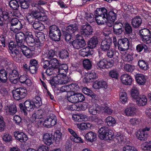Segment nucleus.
Wrapping results in <instances>:
<instances>
[{"mask_svg":"<svg viewBox=\"0 0 151 151\" xmlns=\"http://www.w3.org/2000/svg\"><path fill=\"white\" fill-rule=\"evenodd\" d=\"M68 68L65 64H62L60 68L57 69L58 73L60 74V85L67 84L69 81L68 77L66 76L68 71Z\"/></svg>","mask_w":151,"mask_h":151,"instance_id":"2","label":"nucleus"},{"mask_svg":"<svg viewBox=\"0 0 151 151\" xmlns=\"http://www.w3.org/2000/svg\"><path fill=\"white\" fill-rule=\"evenodd\" d=\"M53 139L56 144L58 143L61 140L62 137V133L59 130H57L54 134Z\"/></svg>","mask_w":151,"mask_h":151,"instance_id":"29","label":"nucleus"},{"mask_svg":"<svg viewBox=\"0 0 151 151\" xmlns=\"http://www.w3.org/2000/svg\"><path fill=\"white\" fill-rule=\"evenodd\" d=\"M50 66L54 69L59 66V68L62 65H60V63L58 60L55 58H53L50 60Z\"/></svg>","mask_w":151,"mask_h":151,"instance_id":"46","label":"nucleus"},{"mask_svg":"<svg viewBox=\"0 0 151 151\" xmlns=\"http://www.w3.org/2000/svg\"><path fill=\"white\" fill-rule=\"evenodd\" d=\"M140 122L139 119L136 117L131 118L129 121L130 124L132 126H135L138 125Z\"/></svg>","mask_w":151,"mask_h":151,"instance_id":"55","label":"nucleus"},{"mask_svg":"<svg viewBox=\"0 0 151 151\" xmlns=\"http://www.w3.org/2000/svg\"><path fill=\"white\" fill-rule=\"evenodd\" d=\"M27 92V91L25 88H19L13 91L12 93L14 98L18 100L24 98L26 96Z\"/></svg>","mask_w":151,"mask_h":151,"instance_id":"4","label":"nucleus"},{"mask_svg":"<svg viewBox=\"0 0 151 151\" xmlns=\"http://www.w3.org/2000/svg\"><path fill=\"white\" fill-rule=\"evenodd\" d=\"M98 43V41L96 37H94L90 39L88 42V46L87 47H89L90 49H92L95 48L96 45Z\"/></svg>","mask_w":151,"mask_h":151,"instance_id":"30","label":"nucleus"},{"mask_svg":"<svg viewBox=\"0 0 151 151\" xmlns=\"http://www.w3.org/2000/svg\"><path fill=\"white\" fill-rule=\"evenodd\" d=\"M27 36L25 40L28 43H32L35 42V39L32 33L30 32H27L26 33Z\"/></svg>","mask_w":151,"mask_h":151,"instance_id":"39","label":"nucleus"},{"mask_svg":"<svg viewBox=\"0 0 151 151\" xmlns=\"http://www.w3.org/2000/svg\"><path fill=\"white\" fill-rule=\"evenodd\" d=\"M108 18L110 20H109L107 25L109 27H111L116 18L117 15L114 10L110 11L108 13Z\"/></svg>","mask_w":151,"mask_h":151,"instance_id":"14","label":"nucleus"},{"mask_svg":"<svg viewBox=\"0 0 151 151\" xmlns=\"http://www.w3.org/2000/svg\"><path fill=\"white\" fill-rule=\"evenodd\" d=\"M67 99L70 102L76 103L79 102H82L85 99L84 96L80 93H76L74 91L68 92V93Z\"/></svg>","mask_w":151,"mask_h":151,"instance_id":"3","label":"nucleus"},{"mask_svg":"<svg viewBox=\"0 0 151 151\" xmlns=\"http://www.w3.org/2000/svg\"><path fill=\"white\" fill-rule=\"evenodd\" d=\"M91 27L88 24L83 25L81 29V34L84 36L89 35L92 33Z\"/></svg>","mask_w":151,"mask_h":151,"instance_id":"9","label":"nucleus"},{"mask_svg":"<svg viewBox=\"0 0 151 151\" xmlns=\"http://www.w3.org/2000/svg\"><path fill=\"white\" fill-rule=\"evenodd\" d=\"M85 137L87 140L92 142L96 139V134L95 133L90 132L85 135Z\"/></svg>","mask_w":151,"mask_h":151,"instance_id":"31","label":"nucleus"},{"mask_svg":"<svg viewBox=\"0 0 151 151\" xmlns=\"http://www.w3.org/2000/svg\"><path fill=\"white\" fill-rule=\"evenodd\" d=\"M41 64L43 65L44 68H47V67H50V61H49L47 60H45L43 58H42L41 60Z\"/></svg>","mask_w":151,"mask_h":151,"instance_id":"62","label":"nucleus"},{"mask_svg":"<svg viewBox=\"0 0 151 151\" xmlns=\"http://www.w3.org/2000/svg\"><path fill=\"white\" fill-rule=\"evenodd\" d=\"M105 122L109 127H113L116 123L115 119L113 117L109 116L105 119Z\"/></svg>","mask_w":151,"mask_h":151,"instance_id":"35","label":"nucleus"},{"mask_svg":"<svg viewBox=\"0 0 151 151\" xmlns=\"http://www.w3.org/2000/svg\"><path fill=\"white\" fill-rule=\"evenodd\" d=\"M5 110L6 113L12 115H13L17 112L16 106L14 104H11L9 106H6L5 107Z\"/></svg>","mask_w":151,"mask_h":151,"instance_id":"27","label":"nucleus"},{"mask_svg":"<svg viewBox=\"0 0 151 151\" xmlns=\"http://www.w3.org/2000/svg\"><path fill=\"white\" fill-rule=\"evenodd\" d=\"M131 95L134 99H136L139 96L138 88L134 86L132 88L131 91Z\"/></svg>","mask_w":151,"mask_h":151,"instance_id":"43","label":"nucleus"},{"mask_svg":"<svg viewBox=\"0 0 151 151\" xmlns=\"http://www.w3.org/2000/svg\"><path fill=\"white\" fill-rule=\"evenodd\" d=\"M91 124L88 123H83L77 124L78 128L81 130H85L90 128Z\"/></svg>","mask_w":151,"mask_h":151,"instance_id":"40","label":"nucleus"},{"mask_svg":"<svg viewBox=\"0 0 151 151\" xmlns=\"http://www.w3.org/2000/svg\"><path fill=\"white\" fill-rule=\"evenodd\" d=\"M103 108H101V106L95 104L89 108L88 109L89 113L92 115H96L98 112L101 111Z\"/></svg>","mask_w":151,"mask_h":151,"instance_id":"22","label":"nucleus"},{"mask_svg":"<svg viewBox=\"0 0 151 151\" xmlns=\"http://www.w3.org/2000/svg\"><path fill=\"white\" fill-rule=\"evenodd\" d=\"M42 116L37 113H34L30 118V120L32 123L36 122L39 119H41Z\"/></svg>","mask_w":151,"mask_h":151,"instance_id":"49","label":"nucleus"},{"mask_svg":"<svg viewBox=\"0 0 151 151\" xmlns=\"http://www.w3.org/2000/svg\"><path fill=\"white\" fill-rule=\"evenodd\" d=\"M24 38V34L22 32L18 33L16 35V42L19 47L22 46V45H23L22 41Z\"/></svg>","mask_w":151,"mask_h":151,"instance_id":"20","label":"nucleus"},{"mask_svg":"<svg viewBox=\"0 0 151 151\" xmlns=\"http://www.w3.org/2000/svg\"><path fill=\"white\" fill-rule=\"evenodd\" d=\"M122 7L124 10L131 13L134 12V9L133 6L128 3H125L122 4Z\"/></svg>","mask_w":151,"mask_h":151,"instance_id":"41","label":"nucleus"},{"mask_svg":"<svg viewBox=\"0 0 151 151\" xmlns=\"http://www.w3.org/2000/svg\"><path fill=\"white\" fill-rule=\"evenodd\" d=\"M109 76L112 78L117 79L118 77V73L115 70H111L109 72Z\"/></svg>","mask_w":151,"mask_h":151,"instance_id":"63","label":"nucleus"},{"mask_svg":"<svg viewBox=\"0 0 151 151\" xmlns=\"http://www.w3.org/2000/svg\"><path fill=\"white\" fill-rule=\"evenodd\" d=\"M35 40L37 43L40 44V42L43 41L45 39V36L42 32H39L35 34Z\"/></svg>","mask_w":151,"mask_h":151,"instance_id":"42","label":"nucleus"},{"mask_svg":"<svg viewBox=\"0 0 151 151\" xmlns=\"http://www.w3.org/2000/svg\"><path fill=\"white\" fill-rule=\"evenodd\" d=\"M7 79V73L4 70H0V83H6Z\"/></svg>","mask_w":151,"mask_h":151,"instance_id":"38","label":"nucleus"},{"mask_svg":"<svg viewBox=\"0 0 151 151\" xmlns=\"http://www.w3.org/2000/svg\"><path fill=\"white\" fill-rule=\"evenodd\" d=\"M85 18L88 22L91 23L94 21L93 15L90 13L86 14Z\"/></svg>","mask_w":151,"mask_h":151,"instance_id":"61","label":"nucleus"},{"mask_svg":"<svg viewBox=\"0 0 151 151\" xmlns=\"http://www.w3.org/2000/svg\"><path fill=\"white\" fill-rule=\"evenodd\" d=\"M129 43L128 39L123 38L118 40V46L120 51H124L127 50L129 47Z\"/></svg>","mask_w":151,"mask_h":151,"instance_id":"5","label":"nucleus"},{"mask_svg":"<svg viewBox=\"0 0 151 151\" xmlns=\"http://www.w3.org/2000/svg\"><path fill=\"white\" fill-rule=\"evenodd\" d=\"M61 33L60 31L59 28L55 25H52L50 27V31L49 34H50L51 37L53 38V33H56L57 34Z\"/></svg>","mask_w":151,"mask_h":151,"instance_id":"32","label":"nucleus"},{"mask_svg":"<svg viewBox=\"0 0 151 151\" xmlns=\"http://www.w3.org/2000/svg\"><path fill=\"white\" fill-rule=\"evenodd\" d=\"M136 100L137 103L139 106H145L147 103V99L146 96L144 95L141 96L140 97L139 96Z\"/></svg>","mask_w":151,"mask_h":151,"instance_id":"28","label":"nucleus"},{"mask_svg":"<svg viewBox=\"0 0 151 151\" xmlns=\"http://www.w3.org/2000/svg\"><path fill=\"white\" fill-rule=\"evenodd\" d=\"M150 33V31L148 29L144 28L140 30L139 34L142 39L143 37H147V36Z\"/></svg>","mask_w":151,"mask_h":151,"instance_id":"44","label":"nucleus"},{"mask_svg":"<svg viewBox=\"0 0 151 151\" xmlns=\"http://www.w3.org/2000/svg\"><path fill=\"white\" fill-rule=\"evenodd\" d=\"M10 7L13 9H16L19 7L18 3L16 0H12L9 2Z\"/></svg>","mask_w":151,"mask_h":151,"instance_id":"54","label":"nucleus"},{"mask_svg":"<svg viewBox=\"0 0 151 151\" xmlns=\"http://www.w3.org/2000/svg\"><path fill=\"white\" fill-rule=\"evenodd\" d=\"M32 101L33 103H34L33 104L35 108H38L41 105V99L40 98L39 96H36L33 99Z\"/></svg>","mask_w":151,"mask_h":151,"instance_id":"45","label":"nucleus"},{"mask_svg":"<svg viewBox=\"0 0 151 151\" xmlns=\"http://www.w3.org/2000/svg\"><path fill=\"white\" fill-rule=\"evenodd\" d=\"M111 45V40L106 39L101 42V48L103 51L106 52L110 49Z\"/></svg>","mask_w":151,"mask_h":151,"instance_id":"13","label":"nucleus"},{"mask_svg":"<svg viewBox=\"0 0 151 151\" xmlns=\"http://www.w3.org/2000/svg\"><path fill=\"white\" fill-rule=\"evenodd\" d=\"M68 53L66 50H62L59 52L60 57L62 59L68 57Z\"/></svg>","mask_w":151,"mask_h":151,"instance_id":"60","label":"nucleus"},{"mask_svg":"<svg viewBox=\"0 0 151 151\" xmlns=\"http://www.w3.org/2000/svg\"><path fill=\"white\" fill-rule=\"evenodd\" d=\"M79 53L83 57L88 56L93 53L92 50L87 47L80 50L79 51Z\"/></svg>","mask_w":151,"mask_h":151,"instance_id":"24","label":"nucleus"},{"mask_svg":"<svg viewBox=\"0 0 151 151\" xmlns=\"http://www.w3.org/2000/svg\"><path fill=\"white\" fill-rule=\"evenodd\" d=\"M11 26H22L21 22L18 19L14 18L12 19L11 21Z\"/></svg>","mask_w":151,"mask_h":151,"instance_id":"58","label":"nucleus"},{"mask_svg":"<svg viewBox=\"0 0 151 151\" xmlns=\"http://www.w3.org/2000/svg\"><path fill=\"white\" fill-rule=\"evenodd\" d=\"M93 87L95 89L103 88L104 90L108 88V85L104 81H96L93 83Z\"/></svg>","mask_w":151,"mask_h":151,"instance_id":"16","label":"nucleus"},{"mask_svg":"<svg viewBox=\"0 0 151 151\" xmlns=\"http://www.w3.org/2000/svg\"><path fill=\"white\" fill-rule=\"evenodd\" d=\"M0 16L5 20L9 19V16L8 12L1 9L0 10Z\"/></svg>","mask_w":151,"mask_h":151,"instance_id":"57","label":"nucleus"},{"mask_svg":"<svg viewBox=\"0 0 151 151\" xmlns=\"http://www.w3.org/2000/svg\"><path fill=\"white\" fill-rule=\"evenodd\" d=\"M116 141L119 144L124 142V136L122 134H118L116 136Z\"/></svg>","mask_w":151,"mask_h":151,"instance_id":"56","label":"nucleus"},{"mask_svg":"<svg viewBox=\"0 0 151 151\" xmlns=\"http://www.w3.org/2000/svg\"><path fill=\"white\" fill-rule=\"evenodd\" d=\"M138 64L140 68L142 70H146L149 68V64L147 62L143 60H140L138 61Z\"/></svg>","mask_w":151,"mask_h":151,"instance_id":"37","label":"nucleus"},{"mask_svg":"<svg viewBox=\"0 0 151 151\" xmlns=\"http://www.w3.org/2000/svg\"><path fill=\"white\" fill-rule=\"evenodd\" d=\"M120 101L122 103H125L127 102L128 97L126 92L124 91L121 92L119 94Z\"/></svg>","mask_w":151,"mask_h":151,"instance_id":"48","label":"nucleus"},{"mask_svg":"<svg viewBox=\"0 0 151 151\" xmlns=\"http://www.w3.org/2000/svg\"><path fill=\"white\" fill-rule=\"evenodd\" d=\"M57 123L56 116L53 114L50 115L44 121L43 125L47 128L50 127L54 126Z\"/></svg>","mask_w":151,"mask_h":151,"instance_id":"6","label":"nucleus"},{"mask_svg":"<svg viewBox=\"0 0 151 151\" xmlns=\"http://www.w3.org/2000/svg\"><path fill=\"white\" fill-rule=\"evenodd\" d=\"M97 65L100 68L104 69L109 67L108 61L105 59L101 60L97 63Z\"/></svg>","mask_w":151,"mask_h":151,"instance_id":"34","label":"nucleus"},{"mask_svg":"<svg viewBox=\"0 0 151 151\" xmlns=\"http://www.w3.org/2000/svg\"><path fill=\"white\" fill-rule=\"evenodd\" d=\"M14 135L17 139L21 142H25L28 139L27 135L22 132H14Z\"/></svg>","mask_w":151,"mask_h":151,"instance_id":"10","label":"nucleus"},{"mask_svg":"<svg viewBox=\"0 0 151 151\" xmlns=\"http://www.w3.org/2000/svg\"><path fill=\"white\" fill-rule=\"evenodd\" d=\"M32 101L30 100H26L24 102V106L25 109L27 111H32L35 108Z\"/></svg>","mask_w":151,"mask_h":151,"instance_id":"26","label":"nucleus"},{"mask_svg":"<svg viewBox=\"0 0 151 151\" xmlns=\"http://www.w3.org/2000/svg\"><path fill=\"white\" fill-rule=\"evenodd\" d=\"M95 16L108 17L107 11L104 7L97 8L95 12Z\"/></svg>","mask_w":151,"mask_h":151,"instance_id":"23","label":"nucleus"},{"mask_svg":"<svg viewBox=\"0 0 151 151\" xmlns=\"http://www.w3.org/2000/svg\"><path fill=\"white\" fill-rule=\"evenodd\" d=\"M147 46L144 44H141L138 45L136 47L137 51L139 52H141L144 49L145 51L147 50Z\"/></svg>","mask_w":151,"mask_h":151,"instance_id":"53","label":"nucleus"},{"mask_svg":"<svg viewBox=\"0 0 151 151\" xmlns=\"http://www.w3.org/2000/svg\"><path fill=\"white\" fill-rule=\"evenodd\" d=\"M52 135L51 133H45L43 136V141L47 145H50L52 144Z\"/></svg>","mask_w":151,"mask_h":151,"instance_id":"19","label":"nucleus"},{"mask_svg":"<svg viewBox=\"0 0 151 151\" xmlns=\"http://www.w3.org/2000/svg\"><path fill=\"white\" fill-rule=\"evenodd\" d=\"M33 28L35 29L41 31L43 29V25L39 21H35L32 25Z\"/></svg>","mask_w":151,"mask_h":151,"instance_id":"47","label":"nucleus"},{"mask_svg":"<svg viewBox=\"0 0 151 151\" xmlns=\"http://www.w3.org/2000/svg\"><path fill=\"white\" fill-rule=\"evenodd\" d=\"M121 82L125 85H130L131 84L132 80V77L127 74L122 75L120 77Z\"/></svg>","mask_w":151,"mask_h":151,"instance_id":"12","label":"nucleus"},{"mask_svg":"<svg viewBox=\"0 0 151 151\" xmlns=\"http://www.w3.org/2000/svg\"><path fill=\"white\" fill-rule=\"evenodd\" d=\"M136 109L134 106L127 107L124 110L125 115L127 116H133L135 114Z\"/></svg>","mask_w":151,"mask_h":151,"instance_id":"21","label":"nucleus"},{"mask_svg":"<svg viewBox=\"0 0 151 151\" xmlns=\"http://www.w3.org/2000/svg\"><path fill=\"white\" fill-rule=\"evenodd\" d=\"M72 43L73 47L77 49L83 47L86 44L85 41L82 39H76Z\"/></svg>","mask_w":151,"mask_h":151,"instance_id":"15","label":"nucleus"},{"mask_svg":"<svg viewBox=\"0 0 151 151\" xmlns=\"http://www.w3.org/2000/svg\"><path fill=\"white\" fill-rule=\"evenodd\" d=\"M83 93L87 95L90 96L92 98H95L96 95L93 93L92 91L87 88H84L82 89Z\"/></svg>","mask_w":151,"mask_h":151,"instance_id":"50","label":"nucleus"},{"mask_svg":"<svg viewBox=\"0 0 151 151\" xmlns=\"http://www.w3.org/2000/svg\"><path fill=\"white\" fill-rule=\"evenodd\" d=\"M135 76L136 81L139 85H143L145 84L147 80L146 76L141 74H136Z\"/></svg>","mask_w":151,"mask_h":151,"instance_id":"18","label":"nucleus"},{"mask_svg":"<svg viewBox=\"0 0 151 151\" xmlns=\"http://www.w3.org/2000/svg\"><path fill=\"white\" fill-rule=\"evenodd\" d=\"M124 68L126 71L132 72L134 69V67L129 64H126L124 66Z\"/></svg>","mask_w":151,"mask_h":151,"instance_id":"64","label":"nucleus"},{"mask_svg":"<svg viewBox=\"0 0 151 151\" xmlns=\"http://www.w3.org/2000/svg\"><path fill=\"white\" fill-rule=\"evenodd\" d=\"M70 139L72 141L76 142L82 143L83 142L81 137H79L77 134H76L74 136H71Z\"/></svg>","mask_w":151,"mask_h":151,"instance_id":"59","label":"nucleus"},{"mask_svg":"<svg viewBox=\"0 0 151 151\" xmlns=\"http://www.w3.org/2000/svg\"><path fill=\"white\" fill-rule=\"evenodd\" d=\"M96 22L99 25H102L106 23L107 24V17L100 16H95Z\"/></svg>","mask_w":151,"mask_h":151,"instance_id":"25","label":"nucleus"},{"mask_svg":"<svg viewBox=\"0 0 151 151\" xmlns=\"http://www.w3.org/2000/svg\"><path fill=\"white\" fill-rule=\"evenodd\" d=\"M142 23V20L139 17H136L132 19V24L133 26L135 28L138 27Z\"/></svg>","mask_w":151,"mask_h":151,"instance_id":"33","label":"nucleus"},{"mask_svg":"<svg viewBox=\"0 0 151 151\" xmlns=\"http://www.w3.org/2000/svg\"><path fill=\"white\" fill-rule=\"evenodd\" d=\"M58 75L54 77L50 81V83L51 84L52 86H55L57 84H60V74L58 73Z\"/></svg>","mask_w":151,"mask_h":151,"instance_id":"36","label":"nucleus"},{"mask_svg":"<svg viewBox=\"0 0 151 151\" xmlns=\"http://www.w3.org/2000/svg\"><path fill=\"white\" fill-rule=\"evenodd\" d=\"M19 50H20V51L22 52L23 54L27 58H30L32 57L33 55L32 53V51L30 48L24 45H22V46L19 47Z\"/></svg>","mask_w":151,"mask_h":151,"instance_id":"11","label":"nucleus"},{"mask_svg":"<svg viewBox=\"0 0 151 151\" xmlns=\"http://www.w3.org/2000/svg\"><path fill=\"white\" fill-rule=\"evenodd\" d=\"M97 77V75L94 72L88 73L83 79V81L85 82H92Z\"/></svg>","mask_w":151,"mask_h":151,"instance_id":"17","label":"nucleus"},{"mask_svg":"<svg viewBox=\"0 0 151 151\" xmlns=\"http://www.w3.org/2000/svg\"><path fill=\"white\" fill-rule=\"evenodd\" d=\"M55 55V52L52 50H50L48 52L45 53L43 54V57H45L47 58L51 59Z\"/></svg>","mask_w":151,"mask_h":151,"instance_id":"51","label":"nucleus"},{"mask_svg":"<svg viewBox=\"0 0 151 151\" xmlns=\"http://www.w3.org/2000/svg\"><path fill=\"white\" fill-rule=\"evenodd\" d=\"M83 65L84 68L87 70L91 69L92 67L91 63L88 59H85L83 60Z\"/></svg>","mask_w":151,"mask_h":151,"instance_id":"52","label":"nucleus"},{"mask_svg":"<svg viewBox=\"0 0 151 151\" xmlns=\"http://www.w3.org/2000/svg\"><path fill=\"white\" fill-rule=\"evenodd\" d=\"M98 132L99 138L102 140H111L114 135L113 131L109 130L108 128L106 127H101Z\"/></svg>","mask_w":151,"mask_h":151,"instance_id":"1","label":"nucleus"},{"mask_svg":"<svg viewBox=\"0 0 151 151\" xmlns=\"http://www.w3.org/2000/svg\"><path fill=\"white\" fill-rule=\"evenodd\" d=\"M150 129V128L146 127L137 131V138L141 140H145L148 135L146 132L149 131Z\"/></svg>","mask_w":151,"mask_h":151,"instance_id":"7","label":"nucleus"},{"mask_svg":"<svg viewBox=\"0 0 151 151\" xmlns=\"http://www.w3.org/2000/svg\"><path fill=\"white\" fill-rule=\"evenodd\" d=\"M67 29L69 33L65 35V40L68 42L70 41L71 38V36L69 34H71L76 32L78 29V27L76 24H70L67 27Z\"/></svg>","mask_w":151,"mask_h":151,"instance_id":"8","label":"nucleus"}]
</instances>
